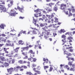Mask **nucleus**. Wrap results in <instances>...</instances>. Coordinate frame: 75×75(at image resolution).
Segmentation results:
<instances>
[{
  "label": "nucleus",
  "instance_id": "obj_62",
  "mask_svg": "<svg viewBox=\"0 0 75 75\" xmlns=\"http://www.w3.org/2000/svg\"><path fill=\"white\" fill-rule=\"evenodd\" d=\"M27 61H23V64H26L27 63Z\"/></svg>",
  "mask_w": 75,
  "mask_h": 75
},
{
  "label": "nucleus",
  "instance_id": "obj_46",
  "mask_svg": "<svg viewBox=\"0 0 75 75\" xmlns=\"http://www.w3.org/2000/svg\"><path fill=\"white\" fill-rule=\"evenodd\" d=\"M53 35L54 37H55L56 35H57V34L56 33H53Z\"/></svg>",
  "mask_w": 75,
  "mask_h": 75
},
{
  "label": "nucleus",
  "instance_id": "obj_52",
  "mask_svg": "<svg viewBox=\"0 0 75 75\" xmlns=\"http://www.w3.org/2000/svg\"><path fill=\"white\" fill-rule=\"evenodd\" d=\"M14 43H12L11 44V45H10V47H14Z\"/></svg>",
  "mask_w": 75,
  "mask_h": 75
},
{
  "label": "nucleus",
  "instance_id": "obj_44",
  "mask_svg": "<svg viewBox=\"0 0 75 75\" xmlns=\"http://www.w3.org/2000/svg\"><path fill=\"white\" fill-rule=\"evenodd\" d=\"M8 7H11V6H12V5L10 4H8Z\"/></svg>",
  "mask_w": 75,
  "mask_h": 75
},
{
  "label": "nucleus",
  "instance_id": "obj_35",
  "mask_svg": "<svg viewBox=\"0 0 75 75\" xmlns=\"http://www.w3.org/2000/svg\"><path fill=\"white\" fill-rule=\"evenodd\" d=\"M57 10H58V8L57 7H55L54 9V11H57Z\"/></svg>",
  "mask_w": 75,
  "mask_h": 75
},
{
  "label": "nucleus",
  "instance_id": "obj_51",
  "mask_svg": "<svg viewBox=\"0 0 75 75\" xmlns=\"http://www.w3.org/2000/svg\"><path fill=\"white\" fill-rule=\"evenodd\" d=\"M44 18L42 19V18H39V20L40 21V20H42V21H44Z\"/></svg>",
  "mask_w": 75,
  "mask_h": 75
},
{
  "label": "nucleus",
  "instance_id": "obj_47",
  "mask_svg": "<svg viewBox=\"0 0 75 75\" xmlns=\"http://www.w3.org/2000/svg\"><path fill=\"white\" fill-rule=\"evenodd\" d=\"M67 55L68 56V57H69L72 55V54L71 53H69V54H67Z\"/></svg>",
  "mask_w": 75,
  "mask_h": 75
},
{
  "label": "nucleus",
  "instance_id": "obj_53",
  "mask_svg": "<svg viewBox=\"0 0 75 75\" xmlns=\"http://www.w3.org/2000/svg\"><path fill=\"white\" fill-rule=\"evenodd\" d=\"M66 58H68V61H69V60H70V59H71V57H68V56L66 57Z\"/></svg>",
  "mask_w": 75,
  "mask_h": 75
},
{
  "label": "nucleus",
  "instance_id": "obj_57",
  "mask_svg": "<svg viewBox=\"0 0 75 75\" xmlns=\"http://www.w3.org/2000/svg\"><path fill=\"white\" fill-rule=\"evenodd\" d=\"M69 16H72V13H71L70 12H69Z\"/></svg>",
  "mask_w": 75,
  "mask_h": 75
},
{
  "label": "nucleus",
  "instance_id": "obj_24",
  "mask_svg": "<svg viewBox=\"0 0 75 75\" xmlns=\"http://www.w3.org/2000/svg\"><path fill=\"white\" fill-rule=\"evenodd\" d=\"M46 10L47 11H52V9H49V8H48L47 9H46Z\"/></svg>",
  "mask_w": 75,
  "mask_h": 75
},
{
  "label": "nucleus",
  "instance_id": "obj_50",
  "mask_svg": "<svg viewBox=\"0 0 75 75\" xmlns=\"http://www.w3.org/2000/svg\"><path fill=\"white\" fill-rule=\"evenodd\" d=\"M42 18H47L46 16H45V15H43L42 16Z\"/></svg>",
  "mask_w": 75,
  "mask_h": 75
},
{
  "label": "nucleus",
  "instance_id": "obj_55",
  "mask_svg": "<svg viewBox=\"0 0 75 75\" xmlns=\"http://www.w3.org/2000/svg\"><path fill=\"white\" fill-rule=\"evenodd\" d=\"M48 19H46L45 20V23H47L48 22Z\"/></svg>",
  "mask_w": 75,
  "mask_h": 75
},
{
  "label": "nucleus",
  "instance_id": "obj_22",
  "mask_svg": "<svg viewBox=\"0 0 75 75\" xmlns=\"http://www.w3.org/2000/svg\"><path fill=\"white\" fill-rule=\"evenodd\" d=\"M18 57V54L17 53L15 54V55L13 56L14 58H16V57Z\"/></svg>",
  "mask_w": 75,
  "mask_h": 75
},
{
  "label": "nucleus",
  "instance_id": "obj_2",
  "mask_svg": "<svg viewBox=\"0 0 75 75\" xmlns=\"http://www.w3.org/2000/svg\"><path fill=\"white\" fill-rule=\"evenodd\" d=\"M50 32H47L46 34L45 32L44 33L43 32L42 33V35H41L40 33L38 34V37H40V38H42V37H41V36H44V38H45L46 40H47V38H48V37H47V35H50Z\"/></svg>",
  "mask_w": 75,
  "mask_h": 75
},
{
  "label": "nucleus",
  "instance_id": "obj_30",
  "mask_svg": "<svg viewBox=\"0 0 75 75\" xmlns=\"http://www.w3.org/2000/svg\"><path fill=\"white\" fill-rule=\"evenodd\" d=\"M72 38H73L71 36L67 38L69 40H72Z\"/></svg>",
  "mask_w": 75,
  "mask_h": 75
},
{
  "label": "nucleus",
  "instance_id": "obj_64",
  "mask_svg": "<svg viewBox=\"0 0 75 75\" xmlns=\"http://www.w3.org/2000/svg\"><path fill=\"white\" fill-rule=\"evenodd\" d=\"M67 10H69V12H71V9L68 8Z\"/></svg>",
  "mask_w": 75,
  "mask_h": 75
},
{
  "label": "nucleus",
  "instance_id": "obj_41",
  "mask_svg": "<svg viewBox=\"0 0 75 75\" xmlns=\"http://www.w3.org/2000/svg\"><path fill=\"white\" fill-rule=\"evenodd\" d=\"M35 71L36 72H37V74H41V72H40V71Z\"/></svg>",
  "mask_w": 75,
  "mask_h": 75
},
{
  "label": "nucleus",
  "instance_id": "obj_61",
  "mask_svg": "<svg viewBox=\"0 0 75 75\" xmlns=\"http://www.w3.org/2000/svg\"><path fill=\"white\" fill-rule=\"evenodd\" d=\"M19 18L20 19H23V18H24V17L20 16L19 17Z\"/></svg>",
  "mask_w": 75,
  "mask_h": 75
},
{
  "label": "nucleus",
  "instance_id": "obj_8",
  "mask_svg": "<svg viewBox=\"0 0 75 75\" xmlns=\"http://www.w3.org/2000/svg\"><path fill=\"white\" fill-rule=\"evenodd\" d=\"M68 64L72 68H75V65L74 64H72V62H69Z\"/></svg>",
  "mask_w": 75,
  "mask_h": 75
},
{
  "label": "nucleus",
  "instance_id": "obj_27",
  "mask_svg": "<svg viewBox=\"0 0 75 75\" xmlns=\"http://www.w3.org/2000/svg\"><path fill=\"white\" fill-rule=\"evenodd\" d=\"M66 5L64 4H62L61 5V7H66Z\"/></svg>",
  "mask_w": 75,
  "mask_h": 75
},
{
  "label": "nucleus",
  "instance_id": "obj_32",
  "mask_svg": "<svg viewBox=\"0 0 75 75\" xmlns=\"http://www.w3.org/2000/svg\"><path fill=\"white\" fill-rule=\"evenodd\" d=\"M10 45H11L10 43H9V44L6 43L5 45V46H6V47L9 46H10Z\"/></svg>",
  "mask_w": 75,
  "mask_h": 75
},
{
  "label": "nucleus",
  "instance_id": "obj_23",
  "mask_svg": "<svg viewBox=\"0 0 75 75\" xmlns=\"http://www.w3.org/2000/svg\"><path fill=\"white\" fill-rule=\"evenodd\" d=\"M28 60H29V61H31V62H33V58L31 57L30 58H28Z\"/></svg>",
  "mask_w": 75,
  "mask_h": 75
},
{
  "label": "nucleus",
  "instance_id": "obj_59",
  "mask_svg": "<svg viewBox=\"0 0 75 75\" xmlns=\"http://www.w3.org/2000/svg\"><path fill=\"white\" fill-rule=\"evenodd\" d=\"M21 49H22L23 50V51H25V47H22L21 48Z\"/></svg>",
  "mask_w": 75,
  "mask_h": 75
},
{
  "label": "nucleus",
  "instance_id": "obj_58",
  "mask_svg": "<svg viewBox=\"0 0 75 75\" xmlns=\"http://www.w3.org/2000/svg\"><path fill=\"white\" fill-rule=\"evenodd\" d=\"M40 25L41 27H44V25H43V24H42V23H41L40 24Z\"/></svg>",
  "mask_w": 75,
  "mask_h": 75
},
{
  "label": "nucleus",
  "instance_id": "obj_26",
  "mask_svg": "<svg viewBox=\"0 0 75 75\" xmlns=\"http://www.w3.org/2000/svg\"><path fill=\"white\" fill-rule=\"evenodd\" d=\"M44 69H45H45H47V68H48L49 67L48 66H44Z\"/></svg>",
  "mask_w": 75,
  "mask_h": 75
},
{
  "label": "nucleus",
  "instance_id": "obj_1",
  "mask_svg": "<svg viewBox=\"0 0 75 75\" xmlns=\"http://www.w3.org/2000/svg\"><path fill=\"white\" fill-rule=\"evenodd\" d=\"M5 3L4 1H3L2 0H0V6L1 7H0V11L1 13H2V11L3 12H6V8L4 6H3L2 4H4Z\"/></svg>",
  "mask_w": 75,
  "mask_h": 75
},
{
  "label": "nucleus",
  "instance_id": "obj_3",
  "mask_svg": "<svg viewBox=\"0 0 75 75\" xmlns=\"http://www.w3.org/2000/svg\"><path fill=\"white\" fill-rule=\"evenodd\" d=\"M16 11L14 9H11V10L10 13H9V14L11 16L14 17L15 16H16V14H18V13H16Z\"/></svg>",
  "mask_w": 75,
  "mask_h": 75
},
{
  "label": "nucleus",
  "instance_id": "obj_43",
  "mask_svg": "<svg viewBox=\"0 0 75 75\" xmlns=\"http://www.w3.org/2000/svg\"><path fill=\"white\" fill-rule=\"evenodd\" d=\"M60 31L62 32V33H64V32H65L66 31L64 30V29H61Z\"/></svg>",
  "mask_w": 75,
  "mask_h": 75
},
{
  "label": "nucleus",
  "instance_id": "obj_19",
  "mask_svg": "<svg viewBox=\"0 0 75 75\" xmlns=\"http://www.w3.org/2000/svg\"><path fill=\"white\" fill-rule=\"evenodd\" d=\"M70 71H75V67L74 68H71L70 69Z\"/></svg>",
  "mask_w": 75,
  "mask_h": 75
},
{
  "label": "nucleus",
  "instance_id": "obj_9",
  "mask_svg": "<svg viewBox=\"0 0 75 75\" xmlns=\"http://www.w3.org/2000/svg\"><path fill=\"white\" fill-rule=\"evenodd\" d=\"M23 8H24V7H23L21 8H20V7L18 6H17V9H18L19 11L21 12V13H22L24 11V9H23Z\"/></svg>",
  "mask_w": 75,
  "mask_h": 75
},
{
  "label": "nucleus",
  "instance_id": "obj_54",
  "mask_svg": "<svg viewBox=\"0 0 75 75\" xmlns=\"http://www.w3.org/2000/svg\"><path fill=\"white\" fill-rule=\"evenodd\" d=\"M37 60V59L35 58H33V62H35L36 61V60Z\"/></svg>",
  "mask_w": 75,
  "mask_h": 75
},
{
  "label": "nucleus",
  "instance_id": "obj_42",
  "mask_svg": "<svg viewBox=\"0 0 75 75\" xmlns=\"http://www.w3.org/2000/svg\"><path fill=\"white\" fill-rule=\"evenodd\" d=\"M21 33H23V31H21L20 33H19L18 34V37H20L21 35L20 34H22Z\"/></svg>",
  "mask_w": 75,
  "mask_h": 75
},
{
  "label": "nucleus",
  "instance_id": "obj_34",
  "mask_svg": "<svg viewBox=\"0 0 75 75\" xmlns=\"http://www.w3.org/2000/svg\"><path fill=\"white\" fill-rule=\"evenodd\" d=\"M54 4H53L52 3H50L49 4V6H50V7H51V6Z\"/></svg>",
  "mask_w": 75,
  "mask_h": 75
},
{
  "label": "nucleus",
  "instance_id": "obj_31",
  "mask_svg": "<svg viewBox=\"0 0 75 75\" xmlns=\"http://www.w3.org/2000/svg\"><path fill=\"white\" fill-rule=\"evenodd\" d=\"M26 74H28V75H29H29H32L33 74H32V73L30 72H27L26 73Z\"/></svg>",
  "mask_w": 75,
  "mask_h": 75
},
{
  "label": "nucleus",
  "instance_id": "obj_10",
  "mask_svg": "<svg viewBox=\"0 0 75 75\" xmlns=\"http://www.w3.org/2000/svg\"><path fill=\"white\" fill-rule=\"evenodd\" d=\"M8 64L7 63H5L4 64L0 66V67H2V68H4V66L5 67H8Z\"/></svg>",
  "mask_w": 75,
  "mask_h": 75
},
{
  "label": "nucleus",
  "instance_id": "obj_39",
  "mask_svg": "<svg viewBox=\"0 0 75 75\" xmlns=\"http://www.w3.org/2000/svg\"><path fill=\"white\" fill-rule=\"evenodd\" d=\"M10 3L11 5H13V1H11V0H10Z\"/></svg>",
  "mask_w": 75,
  "mask_h": 75
},
{
  "label": "nucleus",
  "instance_id": "obj_6",
  "mask_svg": "<svg viewBox=\"0 0 75 75\" xmlns=\"http://www.w3.org/2000/svg\"><path fill=\"white\" fill-rule=\"evenodd\" d=\"M62 38H64V40H62V41H63V42L65 43L67 42V41H65L66 39V36L64 35H63L62 36Z\"/></svg>",
  "mask_w": 75,
  "mask_h": 75
},
{
  "label": "nucleus",
  "instance_id": "obj_40",
  "mask_svg": "<svg viewBox=\"0 0 75 75\" xmlns=\"http://www.w3.org/2000/svg\"><path fill=\"white\" fill-rule=\"evenodd\" d=\"M54 19L55 20V21H54V22H58V19L57 18H55Z\"/></svg>",
  "mask_w": 75,
  "mask_h": 75
},
{
  "label": "nucleus",
  "instance_id": "obj_48",
  "mask_svg": "<svg viewBox=\"0 0 75 75\" xmlns=\"http://www.w3.org/2000/svg\"><path fill=\"white\" fill-rule=\"evenodd\" d=\"M22 54L23 55H27V53H22Z\"/></svg>",
  "mask_w": 75,
  "mask_h": 75
},
{
  "label": "nucleus",
  "instance_id": "obj_13",
  "mask_svg": "<svg viewBox=\"0 0 75 75\" xmlns=\"http://www.w3.org/2000/svg\"><path fill=\"white\" fill-rule=\"evenodd\" d=\"M4 41V42H6V39L4 38H0V41Z\"/></svg>",
  "mask_w": 75,
  "mask_h": 75
},
{
  "label": "nucleus",
  "instance_id": "obj_38",
  "mask_svg": "<svg viewBox=\"0 0 75 75\" xmlns=\"http://www.w3.org/2000/svg\"><path fill=\"white\" fill-rule=\"evenodd\" d=\"M52 69H53V68L51 67H50V69L49 70V71L51 72V71H52Z\"/></svg>",
  "mask_w": 75,
  "mask_h": 75
},
{
  "label": "nucleus",
  "instance_id": "obj_4",
  "mask_svg": "<svg viewBox=\"0 0 75 75\" xmlns=\"http://www.w3.org/2000/svg\"><path fill=\"white\" fill-rule=\"evenodd\" d=\"M14 69L15 70V69H16V68L14 67V68H13L11 67L8 69H7V71L8 73H9V74H11V73H12V72H13Z\"/></svg>",
  "mask_w": 75,
  "mask_h": 75
},
{
  "label": "nucleus",
  "instance_id": "obj_25",
  "mask_svg": "<svg viewBox=\"0 0 75 75\" xmlns=\"http://www.w3.org/2000/svg\"><path fill=\"white\" fill-rule=\"evenodd\" d=\"M46 16L47 17H48V18H51V16L48 15H46Z\"/></svg>",
  "mask_w": 75,
  "mask_h": 75
},
{
  "label": "nucleus",
  "instance_id": "obj_15",
  "mask_svg": "<svg viewBox=\"0 0 75 75\" xmlns=\"http://www.w3.org/2000/svg\"><path fill=\"white\" fill-rule=\"evenodd\" d=\"M28 53L32 54L33 55H34L35 54V53L34 52H33V50H29Z\"/></svg>",
  "mask_w": 75,
  "mask_h": 75
},
{
  "label": "nucleus",
  "instance_id": "obj_18",
  "mask_svg": "<svg viewBox=\"0 0 75 75\" xmlns=\"http://www.w3.org/2000/svg\"><path fill=\"white\" fill-rule=\"evenodd\" d=\"M43 60L44 61H46V63H48V59H46L45 58H44L43 59Z\"/></svg>",
  "mask_w": 75,
  "mask_h": 75
},
{
  "label": "nucleus",
  "instance_id": "obj_28",
  "mask_svg": "<svg viewBox=\"0 0 75 75\" xmlns=\"http://www.w3.org/2000/svg\"><path fill=\"white\" fill-rule=\"evenodd\" d=\"M67 34H68L69 35H71V33L67 32L65 34V35H67Z\"/></svg>",
  "mask_w": 75,
  "mask_h": 75
},
{
  "label": "nucleus",
  "instance_id": "obj_20",
  "mask_svg": "<svg viewBox=\"0 0 75 75\" xmlns=\"http://www.w3.org/2000/svg\"><path fill=\"white\" fill-rule=\"evenodd\" d=\"M41 11V10L39 9H37L36 11L35 10V12H36V13H39Z\"/></svg>",
  "mask_w": 75,
  "mask_h": 75
},
{
  "label": "nucleus",
  "instance_id": "obj_5",
  "mask_svg": "<svg viewBox=\"0 0 75 75\" xmlns=\"http://www.w3.org/2000/svg\"><path fill=\"white\" fill-rule=\"evenodd\" d=\"M30 28L33 30V34H37V33L38 32V29H36L35 28H33L32 27H30Z\"/></svg>",
  "mask_w": 75,
  "mask_h": 75
},
{
  "label": "nucleus",
  "instance_id": "obj_36",
  "mask_svg": "<svg viewBox=\"0 0 75 75\" xmlns=\"http://www.w3.org/2000/svg\"><path fill=\"white\" fill-rule=\"evenodd\" d=\"M18 62L19 64H23V60H19L18 61Z\"/></svg>",
  "mask_w": 75,
  "mask_h": 75
},
{
  "label": "nucleus",
  "instance_id": "obj_60",
  "mask_svg": "<svg viewBox=\"0 0 75 75\" xmlns=\"http://www.w3.org/2000/svg\"><path fill=\"white\" fill-rule=\"evenodd\" d=\"M16 68H18V69H20V68H21V67H20V66H18L16 67Z\"/></svg>",
  "mask_w": 75,
  "mask_h": 75
},
{
  "label": "nucleus",
  "instance_id": "obj_63",
  "mask_svg": "<svg viewBox=\"0 0 75 75\" xmlns=\"http://www.w3.org/2000/svg\"><path fill=\"white\" fill-rule=\"evenodd\" d=\"M15 61L14 59H13L12 60V64H14V62Z\"/></svg>",
  "mask_w": 75,
  "mask_h": 75
},
{
  "label": "nucleus",
  "instance_id": "obj_33",
  "mask_svg": "<svg viewBox=\"0 0 75 75\" xmlns=\"http://www.w3.org/2000/svg\"><path fill=\"white\" fill-rule=\"evenodd\" d=\"M25 50H26V51H28V49H29V47L28 46L25 47Z\"/></svg>",
  "mask_w": 75,
  "mask_h": 75
},
{
  "label": "nucleus",
  "instance_id": "obj_11",
  "mask_svg": "<svg viewBox=\"0 0 75 75\" xmlns=\"http://www.w3.org/2000/svg\"><path fill=\"white\" fill-rule=\"evenodd\" d=\"M4 27H6V25H5L4 24H1L0 25V28H1L2 29H4Z\"/></svg>",
  "mask_w": 75,
  "mask_h": 75
},
{
  "label": "nucleus",
  "instance_id": "obj_21",
  "mask_svg": "<svg viewBox=\"0 0 75 75\" xmlns=\"http://www.w3.org/2000/svg\"><path fill=\"white\" fill-rule=\"evenodd\" d=\"M45 27L46 28H42V30H43V31H47V30H46V29H48V28L46 26H45Z\"/></svg>",
  "mask_w": 75,
  "mask_h": 75
},
{
  "label": "nucleus",
  "instance_id": "obj_16",
  "mask_svg": "<svg viewBox=\"0 0 75 75\" xmlns=\"http://www.w3.org/2000/svg\"><path fill=\"white\" fill-rule=\"evenodd\" d=\"M33 21H34L33 22V23H34V25H35L36 26H37V25H36V23L37 22V20H36L35 19H34V17H33Z\"/></svg>",
  "mask_w": 75,
  "mask_h": 75
},
{
  "label": "nucleus",
  "instance_id": "obj_45",
  "mask_svg": "<svg viewBox=\"0 0 75 75\" xmlns=\"http://www.w3.org/2000/svg\"><path fill=\"white\" fill-rule=\"evenodd\" d=\"M53 14H55V13H52L51 15V18H52V17H54V15Z\"/></svg>",
  "mask_w": 75,
  "mask_h": 75
},
{
  "label": "nucleus",
  "instance_id": "obj_56",
  "mask_svg": "<svg viewBox=\"0 0 75 75\" xmlns=\"http://www.w3.org/2000/svg\"><path fill=\"white\" fill-rule=\"evenodd\" d=\"M1 36H2V37H6V35L5 34H1Z\"/></svg>",
  "mask_w": 75,
  "mask_h": 75
},
{
  "label": "nucleus",
  "instance_id": "obj_49",
  "mask_svg": "<svg viewBox=\"0 0 75 75\" xmlns=\"http://www.w3.org/2000/svg\"><path fill=\"white\" fill-rule=\"evenodd\" d=\"M39 45H38V47H39V49H41V44L39 45Z\"/></svg>",
  "mask_w": 75,
  "mask_h": 75
},
{
  "label": "nucleus",
  "instance_id": "obj_37",
  "mask_svg": "<svg viewBox=\"0 0 75 75\" xmlns=\"http://www.w3.org/2000/svg\"><path fill=\"white\" fill-rule=\"evenodd\" d=\"M74 6H72V13H74V12H75V9H74Z\"/></svg>",
  "mask_w": 75,
  "mask_h": 75
},
{
  "label": "nucleus",
  "instance_id": "obj_17",
  "mask_svg": "<svg viewBox=\"0 0 75 75\" xmlns=\"http://www.w3.org/2000/svg\"><path fill=\"white\" fill-rule=\"evenodd\" d=\"M18 43L19 44H21V45H23L24 44V42L22 40H19L18 42Z\"/></svg>",
  "mask_w": 75,
  "mask_h": 75
},
{
  "label": "nucleus",
  "instance_id": "obj_14",
  "mask_svg": "<svg viewBox=\"0 0 75 75\" xmlns=\"http://www.w3.org/2000/svg\"><path fill=\"white\" fill-rule=\"evenodd\" d=\"M0 59L2 61H5V60H6V59L4 57L2 56H0Z\"/></svg>",
  "mask_w": 75,
  "mask_h": 75
},
{
  "label": "nucleus",
  "instance_id": "obj_12",
  "mask_svg": "<svg viewBox=\"0 0 75 75\" xmlns=\"http://www.w3.org/2000/svg\"><path fill=\"white\" fill-rule=\"evenodd\" d=\"M20 48L19 47H17L15 49H14L13 51H15L16 52H17V53H18V50H19Z\"/></svg>",
  "mask_w": 75,
  "mask_h": 75
},
{
  "label": "nucleus",
  "instance_id": "obj_29",
  "mask_svg": "<svg viewBox=\"0 0 75 75\" xmlns=\"http://www.w3.org/2000/svg\"><path fill=\"white\" fill-rule=\"evenodd\" d=\"M23 68H24V69H27V67L25 66H21V68H23Z\"/></svg>",
  "mask_w": 75,
  "mask_h": 75
},
{
  "label": "nucleus",
  "instance_id": "obj_7",
  "mask_svg": "<svg viewBox=\"0 0 75 75\" xmlns=\"http://www.w3.org/2000/svg\"><path fill=\"white\" fill-rule=\"evenodd\" d=\"M60 8L61 9V10H63L64 13H65V14H66V15H68V11H65V10L67 9L66 8L63 7V8Z\"/></svg>",
  "mask_w": 75,
  "mask_h": 75
}]
</instances>
